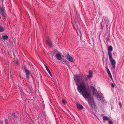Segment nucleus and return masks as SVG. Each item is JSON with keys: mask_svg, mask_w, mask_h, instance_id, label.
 <instances>
[{"mask_svg": "<svg viewBox=\"0 0 124 124\" xmlns=\"http://www.w3.org/2000/svg\"><path fill=\"white\" fill-rule=\"evenodd\" d=\"M74 79L77 86V89L79 93L86 99H89L88 103L90 109L92 112L95 109V103L92 98H89V93L86 90V84L87 83L88 79L85 76L83 75H74Z\"/></svg>", "mask_w": 124, "mask_h": 124, "instance_id": "obj_1", "label": "nucleus"}, {"mask_svg": "<svg viewBox=\"0 0 124 124\" xmlns=\"http://www.w3.org/2000/svg\"><path fill=\"white\" fill-rule=\"evenodd\" d=\"M111 64L112 65V69L115 70V64L116 63L115 60L113 59L112 55L109 56Z\"/></svg>", "mask_w": 124, "mask_h": 124, "instance_id": "obj_2", "label": "nucleus"}, {"mask_svg": "<svg viewBox=\"0 0 124 124\" xmlns=\"http://www.w3.org/2000/svg\"><path fill=\"white\" fill-rule=\"evenodd\" d=\"M91 88L92 90L93 95L95 94V96H96L100 98V97L99 96V95L97 92V90L94 87H93V86H91Z\"/></svg>", "mask_w": 124, "mask_h": 124, "instance_id": "obj_3", "label": "nucleus"}, {"mask_svg": "<svg viewBox=\"0 0 124 124\" xmlns=\"http://www.w3.org/2000/svg\"><path fill=\"white\" fill-rule=\"evenodd\" d=\"M4 8L3 6H0V12L1 14L3 17V19L5 20L6 19L5 13L4 11Z\"/></svg>", "mask_w": 124, "mask_h": 124, "instance_id": "obj_4", "label": "nucleus"}, {"mask_svg": "<svg viewBox=\"0 0 124 124\" xmlns=\"http://www.w3.org/2000/svg\"><path fill=\"white\" fill-rule=\"evenodd\" d=\"M24 71L26 74V77L28 79H29L30 72L29 70L27 69L26 67H24Z\"/></svg>", "mask_w": 124, "mask_h": 124, "instance_id": "obj_5", "label": "nucleus"}, {"mask_svg": "<svg viewBox=\"0 0 124 124\" xmlns=\"http://www.w3.org/2000/svg\"><path fill=\"white\" fill-rule=\"evenodd\" d=\"M108 56L112 55L111 52L113 50V48L112 46L110 45L108 47Z\"/></svg>", "mask_w": 124, "mask_h": 124, "instance_id": "obj_6", "label": "nucleus"}, {"mask_svg": "<svg viewBox=\"0 0 124 124\" xmlns=\"http://www.w3.org/2000/svg\"><path fill=\"white\" fill-rule=\"evenodd\" d=\"M87 78L88 79L92 78L93 77V73L91 71L88 72V74L87 75Z\"/></svg>", "mask_w": 124, "mask_h": 124, "instance_id": "obj_7", "label": "nucleus"}, {"mask_svg": "<svg viewBox=\"0 0 124 124\" xmlns=\"http://www.w3.org/2000/svg\"><path fill=\"white\" fill-rule=\"evenodd\" d=\"M77 108L79 110H82L83 108V106L80 104L77 103L76 104Z\"/></svg>", "mask_w": 124, "mask_h": 124, "instance_id": "obj_8", "label": "nucleus"}, {"mask_svg": "<svg viewBox=\"0 0 124 124\" xmlns=\"http://www.w3.org/2000/svg\"><path fill=\"white\" fill-rule=\"evenodd\" d=\"M66 57L67 59H68L70 61L72 62L73 61V58L69 54H68L67 55Z\"/></svg>", "mask_w": 124, "mask_h": 124, "instance_id": "obj_9", "label": "nucleus"}, {"mask_svg": "<svg viewBox=\"0 0 124 124\" xmlns=\"http://www.w3.org/2000/svg\"><path fill=\"white\" fill-rule=\"evenodd\" d=\"M56 57L59 60H60L62 59L60 53H58L56 54Z\"/></svg>", "mask_w": 124, "mask_h": 124, "instance_id": "obj_10", "label": "nucleus"}, {"mask_svg": "<svg viewBox=\"0 0 124 124\" xmlns=\"http://www.w3.org/2000/svg\"><path fill=\"white\" fill-rule=\"evenodd\" d=\"M44 66L46 69V70H47V71L50 75V76L52 77V74L51 73V72L49 70V68H48V67H47V66L45 65H44Z\"/></svg>", "mask_w": 124, "mask_h": 124, "instance_id": "obj_11", "label": "nucleus"}, {"mask_svg": "<svg viewBox=\"0 0 124 124\" xmlns=\"http://www.w3.org/2000/svg\"><path fill=\"white\" fill-rule=\"evenodd\" d=\"M62 63L66 65L69 64L68 62L65 59H62L61 60Z\"/></svg>", "mask_w": 124, "mask_h": 124, "instance_id": "obj_12", "label": "nucleus"}, {"mask_svg": "<svg viewBox=\"0 0 124 124\" xmlns=\"http://www.w3.org/2000/svg\"><path fill=\"white\" fill-rule=\"evenodd\" d=\"M46 41L48 44L51 47L52 46V44L50 40L49 39H46Z\"/></svg>", "mask_w": 124, "mask_h": 124, "instance_id": "obj_13", "label": "nucleus"}, {"mask_svg": "<svg viewBox=\"0 0 124 124\" xmlns=\"http://www.w3.org/2000/svg\"><path fill=\"white\" fill-rule=\"evenodd\" d=\"M103 120H110V119L108 117L106 116H104L103 117Z\"/></svg>", "mask_w": 124, "mask_h": 124, "instance_id": "obj_14", "label": "nucleus"}, {"mask_svg": "<svg viewBox=\"0 0 124 124\" xmlns=\"http://www.w3.org/2000/svg\"><path fill=\"white\" fill-rule=\"evenodd\" d=\"M4 28L0 25V32H3L4 31Z\"/></svg>", "mask_w": 124, "mask_h": 124, "instance_id": "obj_15", "label": "nucleus"}, {"mask_svg": "<svg viewBox=\"0 0 124 124\" xmlns=\"http://www.w3.org/2000/svg\"><path fill=\"white\" fill-rule=\"evenodd\" d=\"M2 38L4 40H7L8 39V37L7 35H5L2 36Z\"/></svg>", "mask_w": 124, "mask_h": 124, "instance_id": "obj_16", "label": "nucleus"}, {"mask_svg": "<svg viewBox=\"0 0 124 124\" xmlns=\"http://www.w3.org/2000/svg\"><path fill=\"white\" fill-rule=\"evenodd\" d=\"M99 96H100V98H99L100 99V100L102 102H104V98H103L102 97H101V96H100L99 95Z\"/></svg>", "mask_w": 124, "mask_h": 124, "instance_id": "obj_17", "label": "nucleus"}, {"mask_svg": "<svg viewBox=\"0 0 124 124\" xmlns=\"http://www.w3.org/2000/svg\"><path fill=\"white\" fill-rule=\"evenodd\" d=\"M12 114L14 118H15L17 116H16L14 113H12Z\"/></svg>", "mask_w": 124, "mask_h": 124, "instance_id": "obj_18", "label": "nucleus"}, {"mask_svg": "<svg viewBox=\"0 0 124 124\" xmlns=\"http://www.w3.org/2000/svg\"><path fill=\"white\" fill-rule=\"evenodd\" d=\"M109 35L106 38V41L107 42H108V41L109 40Z\"/></svg>", "mask_w": 124, "mask_h": 124, "instance_id": "obj_19", "label": "nucleus"}, {"mask_svg": "<svg viewBox=\"0 0 124 124\" xmlns=\"http://www.w3.org/2000/svg\"><path fill=\"white\" fill-rule=\"evenodd\" d=\"M102 22H103V20H102V22L100 23V24L101 25V28L102 30H103V25H102Z\"/></svg>", "mask_w": 124, "mask_h": 124, "instance_id": "obj_20", "label": "nucleus"}, {"mask_svg": "<svg viewBox=\"0 0 124 124\" xmlns=\"http://www.w3.org/2000/svg\"><path fill=\"white\" fill-rule=\"evenodd\" d=\"M105 69H106V71H107V72L108 71H109V69L108 68L107 66H106L105 67Z\"/></svg>", "mask_w": 124, "mask_h": 124, "instance_id": "obj_21", "label": "nucleus"}, {"mask_svg": "<svg viewBox=\"0 0 124 124\" xmlns=\"http://www.w3.org/2000/svg\"><path fill=\"white\" fill-rule=\"evenodd\" d=\"M109 124H113L112 121V120H110L109 121Z\"/></svg>", "mask_w": 124, "mask_h": 124, "instance_id": "obj_22", "label": "nucleus"}, {"mask_svg": "<svg viewBox=\"0 0 124 124\" xmlns=\"http://www.w3.org/2000/svg\"><path fill=\"white\" fill-rule=\"evenodd\" d=\"M111 87H112L113 88H114V85L112 83H111Z\"/></svg>", "mask_w": 124, "mask_h": 124, "instance_id": "obj_23", "label": "nucleus"}, {"mask_svg": "<svg viewBox=\"0 0 124 124\" xmlns=\"http://www.w3.org/2000/svg\"><path fill=\"white\" fill-rule=\"evenodd\" d=\"M19 63L18 61L16 60L15 61V64H16L17 65H18L19 64Z\"/></svg>", "mask_w": 124, "mask_h": 124, "instance_id": "obj_24", "label": "nucleus"}, {"mask_svg": "<svg viewBox=\"0 0 124 124\" xmlns=\"http://www.w3.org/2000/svg\"><path fill=\"white\" fill-rule=\"evenodd\" d=\"M62 101L63 102V103L64 104H65L66 103V102H65V101L63 100V99H62Z\"/></svg>", "mask_w": 124, "mask_h": 124, "instance_id": "obj_25", "label": "nucleus"}, {"mask_svg": "<svg viewBox=\"0 0 124 124\" xmlns=\"http://www.w3.org/2000/svg\"><path fill=\"white\" fill-rule=\"evenodd\" d=\"M107 73H108V74L109 76V75H111V73H110V72L109 71H108L107 72Z\"/></svg>", "mask_w": 124, "mask_h": 124, "instance_id": "obj_26", "label": "nucleus"}, {"mask_svg": "<svg viewBox=\"0 0 124 124\" xmlns=\"http://www.w3.org/2000/svg\"><path fill=\"white\" fill-rule=\"evenodd\" d=\"M110 77V78L111 79H112V78L111 75H109Z\"/></svg>", "mask_w": 124, "mask_h": 124, "instance_id": "obj_27", "label": "nucleus"}, {"mask_svg": "<svg viewBox=\"0 0 124 124\" xmlns=\"http://www.w3.org/2000/svg\"><path fill=\"white\" fill-rule=\"evenodd\" d=\"M5 124H8V122H7L6 120H5Z\"/></svg>", "mask_w": 124, "mask_h": 124, "instance_id": "obj_28", "label": "nucleus"}, {"mask_svg": "<svg viewBox=\"0 0 124 124\" xmlns=\"http://www.w3.org/2000/svg\"><path fill=\"white\" fill-rule=\"evenodd\" d=\"M119 105H120V107H121V106L122 105H121V103H119Z\"/></svg>", "mask_w": 124, "mask_h": 124, "instance_id": "obj_29", "label": "nucleus"}, {"mask_svg": "<svg viewBox=\"0 0 124 124\" xmlns=\"http://www.w3.org/2000/svg\"><path fill=\"white\" fill-rule=\"evenodd\" d=\"M103 18H104V20H105V21H106V20H105V19H104V17H103Z\"/></svg>", "mask_w": 124, "mask_h": 124, "instance_id": "obj_30", "label": "nucleus"}, {"mask_svg": "<svg viewBox=\"0 0 124 124\" xmlns=\"http://www.w3.org/2000/svg\"><path fill=\"white\" fill-rule=\"evenodd\" d=\"M106 27L108 26V25H106Z\"/></svg>", "mask_w": 124, "mask_h": 124, "instance_id": "obj_31", "label": "nucleus"}, {"mask_svg": "<svg viewBox=\"0 0 124 124\" xmlns=\"http://www.w3.org/2000/svg\"><path fill=\"white\" fill-rule=\"evenodd\" d=\"M54 51L56 52V51L55 50H54Z\"/></svg>", "mask_w": 124, "mask_h": 124, "instance_id": "obj_32", "label": "nucleus"}]
</instances>
